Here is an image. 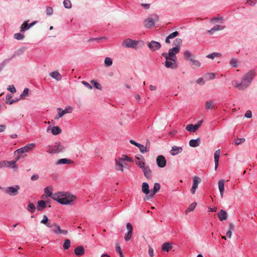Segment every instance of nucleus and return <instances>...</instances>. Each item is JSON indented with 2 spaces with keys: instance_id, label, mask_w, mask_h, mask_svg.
<instances>
[{
  "instance_id": "41",
  "label": "nucleus",
  "mask_w": 257,
  "mask_h": 257,
  "mask_svg": "<svg viewBox=\"0 0 257 257\" xmlns=\"http://www.w3.org/2000/svg\"><path fill=\"white\" fill-rule=\"evenodd\" d=\"M190 61L191 62L193 68H198L201 65L200 62L195 59H190Z\"/></svg>"
},
{
  "instance_id": "52",
  "label": "nucleus",
  "mask_w": 257,
  "mask_h": 257,
  "mask_svg": "<svg viewBox=\"0 0 257 257\" xmlns=\"http://www.w3.org/2000/svg\"><path fill=\"white\" fill-rule=\"evenodd\" d=\"M35 146H36V145L35 143H31V144H28L27 145H26L25 146V148L26 149V150L29 152L30 151L32 150L34 148Z\"/></svg>"
},
{
  "instance_id": "38",
  "label": "nucleus",
  "mask_w": 257,
  "mask_h": 257,
  "mask_svg": "<svg viewBox=\"0 0 257 257\" xmlns=\"http://www.w3.org/2000/svg\"><path fill=\"white\" fill-rule=\"evenodd\" d=\"M196 206L197 203L196 202H194L191 204H190L188 208L185 210V213L187 214L188 212L193 211L195 207H196Z\"/></svg>"
},
{
  "instance_id": "56",
  "label": "nucleus",
  "mask_w": 257,
  "mask_h": 257,
  "mask_svg": "<svg viewBox=\"0 0 257 257\" xmlns=\"http://www.w3.org/2000/svg\"><path fill=\"white\" fill-rule=\"evenodd\" d=\"M46 14L48 16H51L53 13V9L51 7L47 6L46 7Z\"/></svg>"
},
{
  "instance_id": "2",
  "label": "nucleus",
  "mask_w": 257,
  "mask_h": 257,
  "mask_svg": "<svg viewBox=\"0 0 257 257\" xmlns=\"http://www.w3.org/2000/svg\"><path fill=\"white\" fill-rule=\"evenodd\" d=\"M52 199L63 205H71L76 197L67 192H59L53 195Z\"/></svg>"
},
{
  "instance_id": "57",
  "label": "nucleus",
  "mask_w": 257,
  "mask_h": 257,
  "mask_svg": "<svg viewBox=\"0 0 257 257\" xmlns=\"http://www.w3.org/2000/svg\"><path fill=\"white\" fill-rule=\"evenodd\" d=\"M132 232H127L124 235V239L125 241H128L130 240L132 237Z\"/></svg>"
},
{
  "instance_id": "59",
  "label": "nucleus",
  "mask_w": 257,
  "mask_h": 257,
  "mask_svg": "<svg viewBox=\"0 0 257 257\" xmlns=\"http://www.w3.org/2000/svg\"><path fill=\"white\" fill-rule=\"evenodd\" d=\"M81 82L86 88L89 89H92V87L89 83L86 82L85 81H82Z\"/></svg>"
},
{
  "instance_id": "45",
  "label": "nucleus",
  "mask_w": 257,
  "mask_h": 257,
  "mask_svg": "<svg viewBox=\"0 0 257 257\" xmlns=\"http://www.w3.org/2000/svg\"><path fill=\"white\" fill-rule=\"evenodd\" d=\"M221 54L217 52H213L212 53L209 54V55L206 56V57L209 59H213L216 57H220Z\"/></svg>"
},
{
  "instance_id": "54",
  "label": "nucleus",
  "mask_w": 257,
  "mask_h": 257,
  "mask_svg": "<svg viewBox=\"0 0 257 257\" xmlns=\"http://www.w3.org/2000/svg\"><path fill=\"white\" fill-rule=\"evenodd\" d=\"M245 140L243 138H237L235 140L234 143L236 145H239L242 143H243L245 142Z\"/></svg>"
},
{
  "instance_id": "4",
  "label": "nucleus",
  "mask_w": 257,
  "mask_h": 257,
  "mask_svg": "<svg viewBox=\"0 0 257 257\" xmlns=\"http://www.w3.org/2000/svg\"><path fill=\"white\" fill-rule=\"evenodd\" d=\"M158 21L159 16L156 14H153L144 21V25L147 28H151L155 26V23Z\"/></svg>"
},
{
  "instance_id": "17",
  "label": "nucleus",
  "mask_w": 257,
  "mask_h": 257,
  "mask_svg": "<svg viewBox=\"0 0 257 257\" xmlns=\"http://www.w3.org/2000/svg\"><path fill=\"white\" fill-rule=\"evenodd\" d=\"M17 161V160L16 161H4L5 164L4 167H8L17 170L18 169V166L16 165Z\"/></svg>"
},
{
  "instance_id": "31",
  "label": "nucleus",
  "mask_w": 257,
  "mask_h": 257,
  "mask_svg": "<svg viewBox=\"0 0 257 257\" xmlns=\"http://www.w3.org/2000/svg\"><path fill=\"white\" fill-rule=\"evenodd\" d=\"M52 191V187L50 186L47 187L44 189V193L46 197H51L52 198L53 195L54 194Z\"/></svg>"
},
{
  "instance_id": "44",
  "label": "nucleus",
  "mask_w": 257,
  "mask_h": 257,
  "mask_svg": "<svg viewBox=\"0 0 257 257\" xmlns=\"http://www.w3.org/2000/svg\"><path fill=\"white\" fill-rule=\"evenodd\" d=\"M182 44V40L180 38L176 39L173 42V45H175L174 48H180Z\"/></svg>"
},
{
  "instance_id": "27",
  "label": "nucleus",
  "mask_w": 257,
  "mask_h": 257,
  "mask_svg": "<svg viewBox=\"0 0 257 257\" xmlns=\"http://www.w3.org/2000/svg\"><path fill=\"white\" fill-rule=\"evenodd\" d=\"M224 183L225 181L224 180H220L218 181V188L220 193V196L221 197L223 196V192L224 189Z\"/></svg>"
},
{
  "instance_id": "47",
  "label": "nucleus",
  "mask_w": 257,
  "mask_h": 257,
  "mask_svg": "<svg viewBox=\"0 0 257 257\" xmlns=\"http://www.w3.org/2000/svg\"><path fill=\"white\" fill-rule=\"evenodd\" d=\"M91 83L93 84V86L98 89V90H101L102 89V86L99 83L97 82L96 81L92 80L91 81Z\"/></svg>"
},
{
  "instance_id": "3",
  "label": "nucleus",
  "mask_w": 257,
  "mask_h": 257,
  "mask_svg": "<svg viewBox=\"0 0 257 257\" xmlns=\"http://www.w3.org/2000/svg\"><path fill=\"white\" fill-rule=\"evenodd\" d=\"M46 148V152L51 154L62 153L65 150L64 146L60 142H56L53 145H48Z\"/></svg>"
},
{
  "instance_id": "61",
  "label": "nucleus",
  "mask_w": 257,
  "mask_h": 257,
  "mask_svg": "<svg viewBox=\"0 0 257 257\" xmlns=\"http://www.w3.org/2000/svg\"><path fill=\"white\" fill-rule=\"evenodd\" d=\"M126 228L127 229V232H133V226L130 223H127L126 224Z\"/></svg>"
},
{
  "instance_id": "8",
  "label": "nucleus",
  "mask_w": 257,
  "mask_h": 257,
  "mask_svg": "<svg viewBox=\"0 0 257 257\" xmlns=\"http://www.w3.org/2000/svg\"><path fill=\"white\" fill-rule=\"evenodd\" d=\"M20 187L19 185L9 186L6 188L5 192L10 196H15L18 194Z\"/></svg>"
},
{
  "instance_id": "55",
  "label": "nucleus",
  "mask_w": 257,
  "mask_h": 257,
  "mask_svg": "<svg viewBox=\"0 0 257 257\" xmlns=\"http://www.w3.org/2000/svg\"><path fill=\"white\" fill-rule=\"evenodd\" d=\"M14 37L15 39L18 40H22L24 38V36L21 33H16L14 34Z\"/></svg>"
},
{
  "instance_id": "22",
  "label": "nucleus",
  "mask_w": 257,
  "mask_h": 257,
  "mask_svg": "<svg viewBox=\"0 0 257 257\" xmlns=\"http://www.w3.org/2000/svg\"><path fill=\"white\" fill-rule=\"evenodd\" d=\"M225 20L222 16H217L215 17L212 18L210 20L211 23L215 24L216 23L222 24L224 22Z\"/></svg>"
},
{
  "instance_id": "12",
  "label": "nucleus",
  "mask_w": 257,
  "mask_h": 257,
  "mask_svg": "<svg viewBox=\"0 0 257 257\" xmlns=\"http://www.w3.org/2000/svg\"><path fill=\"white\" fill-rule=\"evenodd\" d=\"M147 46L152 51H157L159 50L161 47V44L159 42L155 41H152L150 42H148Z\"/></svg>"
},
{
  "instance_id": "51",
  "label": "nucleus",
  "mask_w": 257,
  "mask_h": 257,
  "mask_svg": "<svg viewBox=\"0 0 257 257\" xmlns=\"http://www.w3.org/2000/svg\"><path fill=\"white\" fill-rule=\"evenodd\" d=\"M63 5L66 9H70L72 7L71 2L70 0H64Z\"/></svg>"
},
{
  "instance_id": "23",
  "label": "nucleus",
  "mask_w": 257,
  "mask_h": 257,
  "mask_svg": "<svg viewBox=\"0 0 257 257\" xmlns=\"http://www.w3.org/2000/svg\"><path fill=\"white\" fill-rule=\"evenodd\" d=\"M115 168L117 171H120L121 172H123V163L118 159L115 160Z\"/></svg>"
},
{
  "instance_id": "58",
  "label": "nucleus",
  "mask_w": 257,
  "mask_h": 257,
  "mask_svg": "<svg viewBox=\"0 0 257 257\" xmlns=\"http://www.w3.org/2000/svg\"><path fill=\"white\" fill-rule=\"evenodd\" d=\"M9 62V60H5L3 62L0 63V72L5 67L6 64Z\"/></svg>"
},
{
  "instance_id": "20",
  "label": "nucleus",
  "mask_w": 257,
  "mask_h": 257,
  "mask_svg": "<svg viewBox=\"0 0 257 257\" xmlns=\"http://www.w3.org/2000/svg\"><path fill=\"white\" fill-rule=\"evenodd\" d=\"M135 162L136 164L141 169H142L143 168H145L147 166H148L145 161V159L143 157L142 158H139V157H137L135 160Z\"/></svg>"
},
{
  "instance_id": "49",
  "label": "nucleus",
  "mask_w": 257,
  "mask_h": 257,
  "mask_svg": "<svg viewBox=\"0 0 257 257\" xmlns=\"http://www.w3.org/2000/svg\"><path fill=\"white\" fill-rule=\"evenodd\" d=\"M70 244H71L70 240L68 239H65L64 240L63 245L64 249H68L70 247Z\"/></svg>"
},
{
  "instance_id": "46",
  "label": "nucleus",
  "mask_w": 257,
  "mask_h": 257,
  "mask_svg": "<svg viewBox=\"0 0 257 257\" xmlns=\"http://www.w3.org/2000/svg\"><path fill=\"white\" fill-rule=\"evenodd\" d=\"M184 59L185 60H190V59H192L191 58L192 54L189 51L186 50L184 52Z\"/></svg>"
},
{
  "instance_id": "16",
  "label": "nucleus",
  "mask_w": 257,
  "mask_h": 257,
  "mask_svg": "<svg viewBox=\"0 0 257 257\" xmlns=\"http://www.w3.org/2000/svg\"><path fill=\"white\" fill-rule=\"evenodd\" d=\"M37 23V21H34L31 24H28L27 22H24L21 26L20 31L21 33H24L26 31L29 30L30 28L33 27Z\"/></svg>"
},
{
  "instance_id": "30",
  "label": "nucleus",
  "mask_w": 257,
  "mask_h": 257,
  "mask_svg": "<svg viewBox=\"0 0 257 257\" xmlns=\"http://www.w3.org/2000/svg\"><path fill=\"white\" fill-rule=\"evenodd\" d=\"M179 35V33L177 31H175L170 34H169L165 39V42L167 44L170 43V39L175 38Z\"/></svg>"
},
{
  "instance_id": "63",
  "label": "nucleus",
  "mask_w": 257,
  "mask_h": 257,
  "mask_svg": "<svg viewBox=\"0 0 257 257\" xmlns=\"http://www.w3.org/2000/svg\"><path fill=\"white\" fill-rule=\"evenodd\" d=\"M244 116L247 118H250L252 117V112L250 110H247L245 113Z\"/></svg>"
},
{
  "instance_id": "5",
  "label": "nucleus",
  "mask_w": 257,
  "mask_h": 257,
  "mask_svg": "<svg viewBox=\"0 0 257 257\" xmlns=\"http://www.w3.org/2000/svg\"><path fill=\"white\" fill-rule=\"evenodd\" d=\"M140 42L132 40L130 38L126 39L123 40L122 46L125 48H130L134 49L139 48V44Z\"/></svg>"
},
{
  "instance_id": "25",
  "label": "nucleus",
  "mask_w": 257,
  "mask_h": 257,
  "mask_svg": "<svg viewBox=\"0 0 257 257\" xmlns=\"http://www.w3.org/2000/svg\"><path fill=\"white\" fill-rule=\"evenodd\" d=\"M217 215L219 220L221 221L225 220L227 218V214L224 210H221L218 213Z\"/></svg>"
},
{
  "instance_id": "6",
  "label": "nucleus",
  "mask_w": 257,
  "mask_h": 257,
  "mask_svg": "<svg viewBox=\"0 0 257 257\" xmlns=\"http://www.w3.org/2000/svg\"><path fill=\"white\" fill-rule=\"evenodd\" d=\"M180 48H172L169 49L168 53H163L162 56L164 57H168L169 58L174 59L177 60L176 54L179 53Z\"/></svg>"
},
{
  "instance_id": "11",
  "label": "nucleus",
  "mask_w": 257,
  "mask_h": 257,
  "mask_svg": "<svg viewBox=\"0 0 257 257\" xmlns=\"http://www.w3.org/2000/svg\"><path fill=\"white\" fill-rule=\"evenodd\" d=\"M203 122V120H199L197 123L195 124H189L186 125V130L190 133H195L201 126Z\"/></svg>"
},
{
  "instance_id": "50",
  "label": "nucleus",
  "mask_w": 257,
  "mask_h": 257,
  "mask_svg": "<svg viewBox=\"0 0 257 257\" xmlns=\"http://www.w3.org/2000/svg\"><path fill=\"white\" fill-rule=\"evenodd\" d=\"M137 147L139 148L140 152L144 154L148 151L146 147L143 145H141V144L139 143L138 146H137Z\"/></svg>"
},
{
  "instance_id": "43",
  "label": "nucleus",
  "mask_w": 257,
  "mask_h": 257,
  "mask_svg": "<svg viewBox=\"0 0 257 257\" xmlns=\"http://www.w3.org/2000/svg\"><path fill=\"white\" fill-rule=\"evenodd\" d=\"M117 159H119V160H121L123 163V161H126L130 162H133V159L132 158L125 155H122L121 157L118 158Z\"/></svg>"
},
{
  "instance_id": "9",
  "label": "nucleus",
  "mask_w": 257,
  "mask_h": 257,
  "mask_svg": "<svg viewBox=\"0 0 257 257\" xmlns=\"http://www.w3.org/2000/svg\"><path fill=\"white\" fill-rule=\"evenodd\" d=\"M60 110L56 116L55 117V119H58L59 118L62 117L64 114L66 113H71L73 111V108L70 106H67L64 110H61V108H58Z\"/></svg>"
},
{
  "instance_id": "19",
  "label": "nucleus",
  "mask_w": 257,
  "mask_h": 257,
  "mask_svg": "<svg viewBox=\"0 0 257 257\" xmlns=\"http://www.w3.org/2000/svg\"><path fill=\"white\" fill-rule=\"evenodd\" d=\"M183 151V148L181 147L173 146L172 147L170 151V154L172 156H176L181 153Z\"/></svg>"
},
{
  "instance_id": "7",
  "label": "nucleus",
  "mask_w": 257,
  "mask_h": 257,
  "mask_svg": "<svg viewBox=\"0 0 257 257\" xmlns=\"http://www.w3.org/2000/svg\"><path fill=\"white\" fill-rule=\"evenodd\" d=\"M166 61L165 62V66L167 68L175 69L178 67L177 60L168 57H165Z\"/></svg>"
},
{
  "instance_id": "28",
  "label": "nucleus",
  "mask_w": 257,
  "mask_h": 257,
  "mask_svg": "<svg viewBox=\"0 0 257 257\" xmlns=\"http://www.w3.org/2000/svg\"><path fill=\"white\" fill-rule=\"evenodd\" d=\"M85 250L83 246L80 245L77 247L74 250V253L76 255H82L84 253Z\"/></svg>"
},
{
  "instance_id": "32",
  "label": "nucleus",
  "mask_w": 257,
  "mask_h": 257,
  "mask_svg": "<svg viewBox=\"0 0 257 257\" xmlns=\"http://www.w3.org/2000/svg\"><path fill=\"white\" fill-rule=\"evenodd\" d=\"M200 141L199 139H192L189 142V146L191 147H196L200 145Z\"/></svg>"
},
{
  "instance_id": "40",
  "label": "nucleus",
  "mask_w": 257,
  "mask_h": 257,
  "mask_svg": "<svg viewBox=\"0 0 257 257\" xmlns=\"http://www.w3.org/2000/svg\"><path fill=\"white\" fill-rule=\"evenodd\" d=\"M27 209L31 213H34L36 210L35 204L32 202L29 203L27 207Z\"/></svg>"
},
{
  "instance_id": "33",
  "label": "nucleus",
  "mask_w": 257,
  "mask_h": 257,
  "mask_svg": "<svg viewBox=\"0 0 257 257\" xmlns=\"http://www.w3.org/2000/svg\"><path fill=\"white\" fill-rule=\"evenodd\" d=\"M50 75L52 78L57 80V81H59V80H61V79H62V76L57 71H53V72H51L50 74Z\"/></svg>"
},
{
  "instance_id": "24",
  "label": "nucleus",
  "mask_w": 257,
  "mask_h": 257,
  "mask_svg": "<svg viewBox=\"0 0 257 257\" xmlns=\"http://www.w3.org/2000/svg\"><path fill=\"white\" fill-rule=\"evenodd\" d=\"M144 173V176L148 179H150L152 177V171L149 166L148 165L142 169Z\"/></svg>"
},
{
  "instance_id": "26",
  "label": "nucleus",
  "mask_w": 257,
  "mask_h": 257,
  "mask_svg": "<svg viewBox=\"0 0 257 257\" xmlns=\"http://www.w3.org/2000/svg\"><path fill=\"white\" fill-rule=\"evenodd\" d=\"M161 186L158 183H155L153 189L151 190L150 197H153L160 189Z\"/></svg>"
},
{
  "instance_id": "42",
  "label": "nucleus",
  "mask_w": 257,
  "mask_h": 257,
  "mask_svg": "<svg viewBox=\"0 0 257 257\" xmlns=\"http://www.w3.org/2000/svg\"><path fill=\"white\" fill-rule=\"evenodd\" d=\"M205 107L206 109H211L214 107V102L212 101H207Z\"/></svg>"
},
{
  "instance_id": "64",
  "label": "nucleus",
  "mask_w": 257,
  "mask_h": 257,
  "mask_svg": "<svg viewBox=\"0 0 257 257\" xmlns=\"http://www.w3.org/2000/svg\"><path fill=\"white\" fill-rule=\"evenodd\" d=\"M29 93V89L28 88H26L23 90V92L21 94V97H25Z\"/></svg>"
},
{
  "instance_id": "15",
  "label": "nucleus",
  "mask_w": 257,
  "mask_h": 257,
  "mask_svg": "<svg viewBox=\"0 0 257 257\" xmlns=\"http://www.w3.org/2000/svg\"><path fill=\"white\" fill-rule=\"evenodd\" d=\"M156 162L158 166L160 168H164L166 165V160L163 156H159L157 158Z\"/></svg>"
},
{
  "instance_id": "13",
  "label": "nucleus",
  "mask_w": 257,
  "mask_h": 257,
  "mask_svg": "<svg viewBox=\"0 0 257 257\" xmlns=\"http://www.w3.org/2000/svg\"><path fill=\"white\" fill-rule=\"evenodd\" d=\"M201 182V179L197 176H195L193 178V185L190 190L191 193L194 194L196 192V189L198 188V184Z\"/></svg>"
},
{
  "instance_id": "36",
  "label": "nucleus",
  "mask_w": 257,
  "mask_h": 257,
  "mask_svg": "<svg viewBox=\"0 0 257 257\" xmlns=\"http://www.w3.org/2000/svg\"><path fill=\"white\" fill-rule=\"evenodd\" d=\"M142 190L143 192L145 194H149L150 193L149 184L146 182H144L142 184Z\"/></svg>"
},
{
  "instance_id": "53",
  "label": "nucleus",
  "mask_w": 257,
  "mask_h": 257,
  "mask_svg": "<svg viewBox=\"0 0 257 257\" xmlns=\"http://www.w3.org/2000/svg\"><path fill=\"white\" fill-rule=\"evenodd\" d=\"M229 64L233 68H236L238 66L237 60L235 59H231L229 62Z\"/></svg>"
},
{
  "instance_id": "48",
  "label": "nucleus",
  "mask_w": 257,
  "mask_h": 257,
  "mask_svg": "<svg viewBox=\"0 0 257 257\" xmlns=\"http://www.w3.org/2000/svg\"><path fill=\"white\" fill-rule=\"evenodd\" d=\"M104 64L106 66H110L112 64V59L108 57L105 58Z\"/></svg>"
},
{
  "instance_id": "37",
  "label": "nucleus",
  "mask_w": 257,
  "mask_h": 257,
  "mask_svg": "<svg viewBox=\"0 0 257 257\" xmlns=\"http://www.w3.org/2000/svg\"><path fill=\"white\" fill-rule=\"evenodd\" d=\"M41 223L45 224L47 227H51V223L49 222L48 218L46 215H43V219L41 220Z\"/></svg>"
},
{
  "instance_id": "62",
  "label": "nucleus",
  "mask_w": 257,
  "mask_h": 257,
  "mask_svg": "<svg viewBox=\"0 0 257 257\" xmlns=\"http://www.w3.org/2000/svg\"><path fill=\"white\" fill-rule=\"evenodd\" d=\"M148 253H149V255H150L151 257H153V256H154V249H153V248L151 246H150V245L149 246Z\"/></svg>"
},
{
  "instance_id": "29",
  "label": "nucleus",
  "mask_w": 257,
  "mask_h": 257,
  "mask_svg": "<svg viewBox=\"0 0 257 257\" xmlns=\"http://www.w3.org/2000/svg\"><path fill=\"white\" fill-rule=\"evenodd\" d=\"M73 161L69 159L63 158L58 160L56 162V165H59L62 164H70L72 163Z\"/></svg>"
},
{
  "instance_id": "39",
  "label": "nucleus",
  "mask_w": 257,
  "mask_h": 257,
  "mask_svg": "<svg viewBox=\"0 0 257 257\" xmlns=\"http://www.w3.org/2000/svg\"><path fill=\"white\" fill-rule=\"evenodd\" d=\"M51 132L54 135H57L61 133V130L59 126H53L51 128Z\"/></svg>"
},
{
  "instance_id": "34",
  "label": "nucleus",
  "mask_w": 257,
  "mask_h": 257,
  "mask_svg": "<svg viewBox=\"0 0 257 257\" xmlns=\"http://www.w3.org/2000/svg\"><path fill=\"white\" fill-rule=\"evenodd\" d=\"M172 248V243L170 242L164 243L162 245V249L166 252H168Z\"/></svg>"
},
{
  "instance_id": "21",
  "label": "nucleus",
  "mask_w": 257,
  "mask_h": 257,
  "mask_svg": "<svg viewBox=\"0 0 257 257\" xmlns=\"http://www.w3.org/2000/svg\"><path fill=\"white\" fill-rule=\"evenodd\" d=\"M220 155V150L219 149L216 150L214 154V159L215 162V170H217L219 164V159Z\"/></svg>"
},
{
  "instance_id": "18",
  "label": "nucleus",
  "mask_w": 257,
  "mask_h": 257,
  "mask_svg": "<svg viewBox=\"0 0 257 257\" xmlns=\"http://www.w3.org/2000/svg\"><path fill=\"white\" fill-rule=\"evenodd\" d=\"M26 153H28V151L26 150V149L24 147H22L17 150H16L14 152V155L15 156H17V161H18L21 158V155Z\"/></svg>"
},
{
  "instance_id": "60",
  "label": "nucleus",
  "mask_w": 257,
  "mask_h": 257,
  "mask_svg": "<svg viewBox=\"0 0 257 257\" xmlns=\"http://www.w3.org/2000/svg\"><path fill=\"white\" fill-rule=\"evenodd\" d=\"M246 2L251 6H254L256 4V0H245Z\"/></svg>"
},
{
  "instance_id": "14",
  "label": "nucleus",
  "mask_w": 257,
  "mask_h": 257,
  "mask_svg": "<svg viewBox=\"0 0 257 257\" xmlns=\"http://www.w3.org/2000/svg\"><path fill=\"white\" fill-rule=\"evenodd\" d=\"M226 26L225 25H223L222 24H217L215 25L211 29L207 30V32L209 33L210 35H213L216 31H222L225 28Z\"/></svg>"
},
{
  "instance_id": "35",
  "label": "nucleus",
  "mask_w": 257,
  "mask_h": 257,
  "mask_svg": "<svg viewBox=\"0 0 257 257\" xmlns=\"http://www.w3.org/2000/svg\"><path fill=\"white\" fill-rule=\"evenodd\" d=\"M46 207V204L43 200H40L38 201L37 209L38 211H42Z\"/></svg>"
},
{
  "instance_id": "10",
  "label": "nucleus",
  "mask_w": 257,
  "mask_h": 257,
  "mask_svg": "<svg viewBox=\"0 0 257 257\" xmlns=\"http://www.w3.org/2000/svg\"><path fill=\"white\" fill-rule=\"evenodd\" d=\"M50 228H52V232L56 234H62L66 235L68 233L67 230L61 229L60 226L56 223L51 224V227H50Z\"/></svg>"
},
{
  "instance_id": "1",
  "label": "nucleus",
  "mask_w": 257,
  "mask_h": 257,
  "mask_svg": "<svg viewBox=\"0 0 257 257\" xmlns=\"http://www.w3.org/2000/svg\"><path fill=\"white\" fill-rule=\"evenodd\" d=\"M255 76L256 70L254 69H250L242 75L240 81L233 80L232 84L238 90H244L251 85Z\"/></svg>"
}]
</instances>
